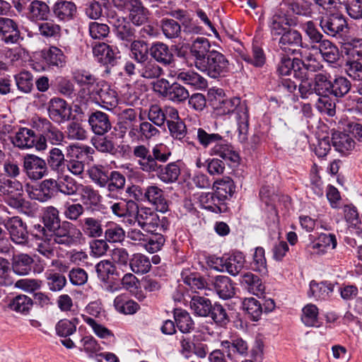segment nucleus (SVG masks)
I'll return each instance as SVG.
<instances>
[{
    "label": "nucleus",
    "instance_id": "nucleus-1",
    "mask_svg": "<svg viewBox=\"0 0 362 362\" xmlns=\"http://www.w3.org/2000/svg\"><path fill=\"white\" fill-rule=\"evenodd\" d=\"M78 189L72 178L68 175H62L58 176L57 180L53 179L44 180L38 188L30 187L27 185L26 190L31 199L44 202L57 192L73 194Z\"/></svg>",
    "mask_w": 362,
    "mask_h": 362
},
{
    "label": "nucleus",
    "instance_id": "nucleus-2",
    "mask_svg": "<svg viewBox=\"0 0 362 362\" xmlns=\"http://www.w3.org/2000/svg\"><path fill=\"white\" fill-rule=\"evenodd\" d=\"M214 110L219 116L235 115L240 133H246L249 116L246 105L241 102L240 98H226Z\"/></svg>",
    "mask_w": 362,
    "mask_h": 362
},
{
    "label": "nucleus",
    "instance_id": "nucleus-3",
    "mask_svg": "<svg viewBox=\"0 0 362 362\" xmlns=\"http://www.w3.org/2000/svg\"><path fill=\"white\" fill-rule=\"evenodd\" d=\"M28 57L29 65L36 71H45L47 66L62 67L66 63L63 52L54 46L34 52L32 56L28 54Z\"/></svg>",
    "mask_w": 362,
    "mask_h": 362
},
{
    "label": "nucleus",
    "instance_id": "nucleus-4",
    "mask_svg": "<svg viewBox=\"0 0 362 362\" xmlns=\"http://www.w3.org/2000/svg\"><path fill=\"white\" fill-rule=\"evenodd\" d=\"M197 69L215 78L226 74L228 70V61L223 54L213 50L209 52L204 61L199 59L197 62Z\"/></svg>",
    "mask_w": 362,
    "mask_h": 362
},
{
    "label": "nucleus",
    "instance_id": "nucleus-5",
    "mask_svg": "<svg viewBox=\"0 0 362 362\" xmlns=\"http://www.w3.org/2000/svg\"><path fill=\"white\" fill-rule=\"evenodd\" d=\"M103 108L110 110L118 104V95L117 91L106 81H98L97 85L89 97Z\"/></svg>",
    "mask_w": 362,
    "mask_h": 362
},
{
    "label": "nucleus",
    "instance_id": "nucleus-6",
    "mask_svg": "<svg viewBox=\"0 0 362 362\" xmlns=\"http://www.w3.org/2000/svg\"><path fill=\"white\" fill-rule=\"evenodd\" d=\"M57 228L51 231L54 240L57 244L71 246L80 243L83 234L81 231L68 221L60 223Z\"/></svg>",
    "mask_w": 362,
    "mask_h": 362
},
{
    "label": "nucleus",
    "instance_id": "nucleus-7",
    "mask_svg": "<svg viewBox=\"0 0 362 362\" xmlns=\"http://www.w3.org/2000/svg\"><path fill=\"white\" fill-rule=\"evenodd\" d=\"M95 270L99 279L104 283L107 291L115 292L119 289V275L114 264L109 260L100 261L96 264Z\"/></svg>",
    "mask_w": 362,
    "mask_h": 362
},
{
    "label": "nucleus",
    "instance_id": "nucleus-8",
    "mask_svg": "<svg viewBox=\"0 0 362 362\" xmlns=\"http://www.w3.org/2000/svg\"><path fill=\"white\" fill-rule=\"evenodd\" d=\"M211 286L220 298L228 300L235 295V284L227 276L218 275L211 281Z\"/></svg>",
    "mask_w": 362,
    "mask_h": 362
},
{
    "label": "nucleus",
    "instance_id": "nucleus-9",
    "mask_svg": "<svg viewBox=\"0 0 362 362\" xmlns=\"http://www.w3.org/2000/svg\"><path fill=\"white\" fill-rule=\"evenodd\" d=\"M217 263L232 276L238 275L244 267L245 257L241 252H235L217 259Z\"/></svg>",
    "mask_w": 362,
    "mask_h": 362
},
{
    "label": "nucleus",
    "instance_id": "nucleus-10",
    "mask_svg": "<svg viewBox=\"0 0 362 362\" xmlns=\"http://www.w3.org/2000/svg\"><path fill=\"white\" fill-rule=\"evenodd\" d=\"M49 117L57 123L68 120L71 115V110L65 100L53 98L50 100L49 108Z\"/></svg>",
    "mask_w": 362,
    "mask_h": 362
},
{
    "label": "nucleus",
    "instance_id": "nucleus-11",
    "mask_svg": "<svg viewBox=\"0 0 362 362\" xmlns=\"http://www.w3.org/2000/svg\"><path fill=\"white\" fill-rule=\"evenodd\" d=\"M42 218L45 227H42L40 225H37V227L35 226L40 233V234H36L35 236L43 239L44 238H47V237L46 230L51 232L56 229V227L61 223V221L59 217L58 210L52 206L47 207V210L44 212Z\"/></svg>",
    "mask_w": 362,
    "mask_h": 362
},
{
    "label": "nucleus",
    "instance_id": "nucleus-12",
    "mask_svg": "<svg viewBox=\"0 0 362 362\" xmlns=\"http://www.w3.org/2000/svg\"><path fill=\"white\" fill-rule=\"evenodd\" d=\"M320 25L326 34L335 36L346 27V21L341 15L332 13L327 17L322 18Z\"/></svg>",
    "mask_w": 362,
    "mask_h": 362
},
{
    "label": "nucleus",
    "instance_id": "nucleus-13",
    "mask_svg": "<svg viewBox=\"0 0 362 362\" xmlns=\"http://www.w3.org/2000/svg\"><path fill=\"white\" fill-rule=\"evenodd\" d=\"M279 46L287 54H296V47L302 46V35L298 31L289 29L281 36Z\"/></svg>",
    "mask_w": 362,
    "mask_h": 362
},
{
    "label": "nucleus",
    "instance_id": "nucleus-14",
    "mask_svg": "<svg viewBox=\"0 0 362 362\" xmlns=\"http://www.w3.org/2000/svg\"><path fill=\"white\" fill-rule=\"evenodd\" d=\"M24 168L30 179L39 180L43 177L46 171V164L39 157L28 155L24 158Z\"/></svg>",
    "mask_w": 362,
    "mask_h": 362
},
{
    "label": "nucleus",
    "instance_id": "nucleus-15",
    "mask_svg": "<svg viewBox=\"0 0 362 362\" xmlns=\"http://www.w3.org/2000/svg\"><path fill=\"white\" fill-rule=\"evenodd\" d=\"M334 289V284L324 281L320 283L312 280L310 282V289L308 292V296L316 300H325L332 296Z\"/></svg>",
    "mask_w": 362,
    "mask_h": 362
},
{
    "label": "nucleus",
    "instance_id": "nucleus-16",
    "mask_svg": "<svg viewBox=\"0 0 362 362\" xmlns=\"http://www.w3.org/2000/svg\"><path fill=\"white\" fill-rule=\"evenodd\" d=\"M221 346L226 357L231 361L236 359L238 356H243L247 353V344L242 339H234L232 342L223 341Z\"/></svg>",
    "mask_w": 362,
    "mask_h": 362
},
{
    "label": "nucleus",
    "instance_id": "nucleus-17",
    "mask_svg": "<svg viewBox=\"0 0 362 362\" xmlns=\"http://www.w3.org/2000/svg\"><path fill=\"white\" fill-rule=\"evenodd\" d=\"M88 122L95 134L103 135L111 128L108 116L100 111L92 113L89 117Z\"/></svg>",
    "mask_w": 362,
    "mask_h": 362
},
{
    "label": "nucleus",
    "instance_id": "nucleus-18",
    "mask_svg": "<svg viewBox=\"0 0 362 362\" xmlns=\"http://www.w3.org/2000/svg\"><path fill=\"white\" fill-rule=\"evenodd\" d=\"M74 79L81 86L82 93L89 97L98 82L92 74L84 70L74 71Z\"/></svg>",
    "mask_w": 362,
    "mask_h": 362
},
{
    "label": "nucleus",
    "instance_id": "nucleus-19",
    "mask_svg": "<svg viewBox=\"0 0 362 362\" xmlns=\"http://www.w3.org/2000/svg\"><path fill=\"white\" fill-rule=\"evenodd\" d=\"M210 154L212 156H218L223 159L229 160L233 163H238L240 160L239 154L230 145L222 139L210 149Z\"/></svg>",
    "mask_w": 362,
    "mask_h": 362
},
{
    "label": "nucleus",
    "instance_id": "nucleus-20",
    "mask_svg": "<svg viewBox=\"0 0 362 362\" xmlns=\"http://www.w3.org/2000/svg\"><path fill=\"white\" fill-rule=\"evenodd\" d=\"M113 305L118 313L124 315H133L140 309L139 304L126 293L118 295L115 298Z\"/></svg>",
    "mask_w": 362,
    "mask_h": 362
},
{
    "label": "nucleus",
    "instance_id": "nucleus-21",
    "mask_svg": "<svg viewBox=\"0 0 362 362\" xmlns=\"http://www.w3.org/2000/svg\"><path fill=\"white\" fill-rule=\"evenodd\" d=\"M240 282L250 293L259 296L264 293L265 286L262 279L257 275L247 272L241 276Z\"/></svg>",
    "mask_w": 362,
    "mask_h": 362
},
{
    "label": "nucleus",
    "instance_id": "nucleus-22",
    "mask_svg": "<svg viewBox=\"0 0 362 362\" xmlns=\"http://www.w3.org/2000/svg\"><path fill=\"white\" fill-rule=\"evenodd\" d=\"M214 187L215 188L214 197L218 201L228 199L235 192L233 181L229 177L216 180L214 183Z\"/></svg>",
    "mask_w": 362,
    "mask_h": 362
},
{
    "label": "nucleus",
    "instance_id": "nucleus-23",
    "mask_svg": "<svg viewBox=\"0 0 362 362\" xmlns=\"http://www.w3.org/2000/svg\"><path fill=\"white\" fill-rule=\"evenodd\" d=\"M341 52L346 59H362V38H350L341 45Z\"/></svg>",
    "mask_w": 362,
    "mask_h": 362
},
{
    "label": "nucleus",
    "instance_id": "nucleus-24",
    "mask_svg": "<svg viewBox=\"0 0 362 362\" xmlns=\"http://www.w3.org/2000/svg\"><path fill=\"white\" fill-rule=\"evenodd\" d=\"M53 12L59 20L69 21L75 16L76 6L72 1L58 0L54 5Z\"/></svg>",
    "mask_w": 362,
    "mask_h": 362
},
{
    "label": "nucleus",
    "instance_id": "nucleus-25",
    "mask_svg": "<svg viewBox=\"0 0 362 362\" xmlns=\"http://www.w3.org/2000/svg\"><path fill=\"white\" fill-rule=\"evenodd\" d=\"M177 78L185 84L193 87L194 89H204L207 86L206 80L194 71H179L177 75Z\"/></svg>",
    "mask_w": 362,
    "mask_h": 362
},
{
    "label": "nucleus",
    "instance_id": "nucleus-26",
    "mask_svg": "<svg viewBox=\"0 0 362 362\" xmlns=\"http://www.w3.org/2000/svg\"><path fill=\"white\" fill-rule=\"evenodd\" d=\"M319 45L311 47L313 50H319L323 59L329 63L336 62L339 58L338 48L329 40H322L317 42Z\"/></svg>",
    "mask_w": 362,
    "mask_h": 362
},
{
    "label": "nucleus",
    "instance_id": "nucleus-27",
    "mask_svg": "<svg viewBox=\"0 0 362 362\" xmlns=\"http://www.w3.org/2000/svg\"><path fill=\"white\" fill-rule=\"evenodd\" d=\"M173 317L177 328L182 333H189L194 329V322L189 313L182 309H175Z\"/></svg>",
    "mask_w": 362,
    "mask_h": 362
},
{
    "label": "nucleus",
    "instance_id": "nucleus-28",
    "mask_svg": "<svg viewBox=\"0 0 362 362\" xmlns=\"http://www.w3.org/2000/svg\"><path fill=\"white\" fill-rule=\"evenodd\" d=\"M243 309L247 317L253 321H258L263 313L262 303L255 298H245L243 302Z\"/></svg>",
    "mask_w": 362,
    "mask_h": 362
},
{
    "label": "nucleus",
    "instance_id": "nucleus-29",
    "mask_svg": "<svg viewBox=\"0 0 362 362\" xmlns=\"http://www.w3.org/2000/svg\"><path fill=\"white\" fill-rule=\"evenodd\" d=\"M315 93L318 95L328 96L330 95L332 81L331 75L322 71L315 74Z\"/></svg>",
    "mask_w": 362,
    "mask_h": 362
},
{
    "label": "nucleus",
    "instance_id": "nucleus-30",
    "mask_svg": "<svg viewBox=\"0 0 362 362\" xmlns=\"http://www.w3.org/2000/svg\"><path fill=\"white\" fill-rule=\"evenodd\" d=\"M151 56L157 61L164 64H170L173 61V54L168 47L163 42L153 44L151 49Z\"/></svg>",
    "mask_w": 362,
    "mask_h": 362
},
{
    "label": "nucleus",
    "instance_id": "nucleus-31",
    "mask_svg": "<svg viewBox=\"0 0 362 362\" xmlns=\"http://www.w3.org/2000/svg\"><path fill=\"white\" fill-rule=\"evenodd\" d=\"M180 174V168L177 162H172L159 169L158 178L165 183L175 182Z\"/></svg>",
    "mask_w": 362,
    "mask_h": 362
},
{
    "label": "nucleus",
    "instance_id": "nucleus-32",
    "mask_svg": "<svg viewBox=\"0 0 362 362\" xmlns=\"http://www.w3.org/2000/svg\"><path fill=\"white\" fill-rule=\"evenodd\" d=\"M105 240L112 243H121L124 240L125 231L118 223L108 221L105 226Z\"/></svg>",
    "mask_w": 362,
    "mask_h": 362
},
{
    "label": "nucleus",
    "instance_id": "nucleus-33",
    "mask_svg": "<svg viewBox=\"0 0 362 362\" xmlns=\"http://www.w3.org/2000/svg\"><path fill=\"white\" fill-rule=\"evenodd\" d=\"M211 306V300L203 296H194L190 301V308L194 313L201 317H208Z\"/></svg>",
    "mask_w": 362,
    "mask_h": 362
},
{
    "label": "nucleus",
    "instance_id": "nucleus-34",
    "mask_svg": "<svg viewBox=\"0 0 362 362\" xmlns=\"http://www.w3.org/2000/svg\"><path fill=\"white\" fill-rule=\"evenodd\" d=\"M129 266L133 272L140 274L148 272L151 267L149 258L141 253H135L132 255L129 260Z\"/></svg>",
    "mask_w": 362,
    "mask_h": 362
},
{
    "label": "nucleus",
    "instance_id": "nucleus-35",
    "mask_svg": "<svg viewBox=\"0 0 362 362\" xmlns=\"http://www.w3.org/2000/svg\"><path fill=\"white\" fill-rule=\"evenodd\" d=\"M332 140L333 146L339 152L345 153L354 148V141L346 134L334 132L332 134Z\"/></svg>",
    "mask_w": 362,
    "mask_h": 362
},
{
    "label": "nucleus",
    "instance_id": "nucleus-36",
    "mask_svg": "<svg viewBox=\"0 0 362 362\" xmlns=\"http://www.w3.org/2000/svg\"><path fill=\"white\" fill-rule=\"evenodd\" d=\"M210 44L209 40L203 37H197L192 43L191 52L195 57L194 65L197 67V62L199 59L204 61L206 54L209 51Z\"/></svg>",
    "mask_w": 362,
    "mask_h": 362
},
{
    "label": "nucleus",
    "instance_id": "nucleus-37",
    "mask_svg": "<svg viewBox=\"0 0 362 362\" xmlns=\"http://www.w3.org/2000/svg\"><path fill=\"white\" fill-rule=\"evenodd\" d=\"M82 230L90 238H98L103 233L101 221L93 217L84 218Z\"/></svg>",
    "mask_w": 362,
    "mask_h": 362
},
{
    "label": "nucleus",
    "instance_id": "nucleus-38",
    "mask_svg": "<svg viewBox=\"0 0 362 362\" xmlns=\"http://www.w3.org/2000/svg\"><path fill=\"white\" fill-rule=\"evenodd\" d=\"M208 317H211L217 325L223 327H226L230 321L226 308L219 303L212 305Z\"/></svg>",
    "mask_w": 362,
    "mask_h": 362
},
{
    "label": "nucleus",
    "instance_id": "nucleus-39",
    "mask_svg": "<svg viewBox=\"0 0 362 362\" xmlns=\"http://www.w3.org/2000/svg\"><path fill=\"white\" fill-rule=\"evenodd\" d=\"M259 197L262 202L265 203L272 202L286 204L291 201L290 197L288 195L275 193L274 189L269 186L263 187L260 189Z\"/></svg>",
    "mask_w": 362,
    "mask_h": 362
},
{
    "label": "nucleus",
    "instance_id": "nucleus-40",
    "mask_svg": "<svg viewBox=\"0 0 362 362\" xmlns=\"http://www.w3.org/2000/svg\"><path fill=\"white\" fill-rule=\"evenodd\" d=\"M49 13V6L45 2L33 1L30 5L28 17L33 21H42L47 19Z\"/></svg>",
    "mask_w": 362,
    "mask_h": 362
},
{
    "label": "nucleus",
    "instance_id": "nucleus-41",
    "mask_svg": "<svg viewBox=\"0 0 362 362\" xmlns=\"http://www.w3.org/2000/svg\"><path fill=\"white\" fill-rule=\"evenodd\" d=\"M165 243V238L159 233H148L146 238L144 247L149 253H155L160 250Z\"/></svg>",
    "mask_w": 362,
    "mask_h": 362
},
{
    "label": "nucleus",
    "instance_id": "nucleus-42",
    "mask_svg": "<svg viewBox=\"0 0 362 362\" xmlns=\"http://www.w3.org/2000/svg\"><path fill=\"white\" fill-rule=\"evenodd\" d=\"M27 136H24V148L45 150L47 147L46 139L41 134L37 135L32 130L28 129Z\"/></svg>",
    "mask_w": 362,
    "mask_h": 362
},
{
    "label": "nucleus",
    "instance_id": "nucleus-43",
    "mask_svg": "<svg viewBox=\"0 0 362 362\" xmlns=\"http://www.w3.org/2000/svg\"><path fill=\"white\" fill-rule=\"evenodd\" d=\"M11 240L17 244L23 243V221L18 217L12 218L7 224Z\"/></svg>",
    "mask_w": 362,
    "mask_h": 362
},
{
    "label": "nucleus",
    "instance_id": "nucleus-44",
    "mask_svg": "<svg viewBox=\"0 0 362 362\" xmlns=\"http://www.w3.org/2000/svg\"><path fill=\"white\" fill-rule=\"evenodd\" d=\"M93 53L97 60L104 64L111 63L114 59V52L105 43H99L93 47Z\"/></svg>",
    "mask_w": 362,
    "mask_h": 362
},
{
    "label": "nucleus",
    "instance_id": "nucleus-45",
    "mask_svg": "<svg viewBox=\"0 0 362 362\" xmlns=\"http://www.w3.org/2000/svg\"><path fill=\"white\" fill-rule=\"evenodd\" d=\"M252 270L259 272L262 275L267 274V260L265 251L262 247H257L253 255V261L251 263Z\"/></svg>",
    "mask_w": 362,
    "mask_h": 362
},
{
    "label": "nucleus",
    "instance_id": "nucleus-46",
    "mask_svg": "<svg viewBox=\"0 0 362 362\" xmlns=\"http://www.w3.org/2000/svg\"><path fill=\"white\" fill-rule=\"evenodd\" d=\"M318 308L313 304L305 305L302 310L301 321L307 327H317Z\"/></svg>",
    "mask_w": 362,
    "mask_h": 362
},
{
    "label": "nucleus",
    "instance_id": "nucleus-47",
    "mask_svg": "<svg viewBox=\"0 0 362 362\" xmlns=\"http://www.w3.org/2000/svg\"><path fill=\"white\" fill-rule=\"evenodd\" d=\"M350 88L349 81L345 77L339 76L332 82L330 95L338 98L343 97L350 90Z\"/></svg>",
    "mask_w": 362,
    "mask_h": 362
},
{
    "label": "nucleus",
    "instance_id": "nucleus-48",
    "mask_svg": "<svg viewBox=\"0 0 362 362\" xmlns=\"http://www.w3.org/2000/svg\"><path fill=\"white\" fill-rule=\"evenodd\" d=\"M43 269L44 264L39 256L30 257L24 254V276L29 274L31 271L40 274Z\"/></svg>",
    "mask_w": 362,
    "mask_h": 362
},
{
    "label": "nucleus",
    "instance_id": "nucleus-49",
    "mask_svg": "<svg viewBox=\"0 0 362 362\" xmlns=\"http://www.w3.org/2000/svg\"><path fill=\"white\" fill-rule=\"evenodd\" d=\"M288 19L286 16L274 15L271 22V33L273 35H282L290 28Z\"/></svg>",
    "mask_w": 362,
    "mask_h": 362
},
{
    "label": "nucleus",
    "instance_id": "nucleus-50",
    "mask_svg": "<svg viewBox=\"0 0 362 362\" xmlns=\"http://www.w3.org/2000/svg\"><path fill=\"white\" fill-rule=\"evenodd\" d=\"M46 279L49 289L54 292L62 291L66 284V277L59 272L47 274Z\"/></svg>",
    "mask_w": 362,
    "mask_h": 362
},
{
    "label": "nucleus",
    "instance_id": "nucleus-51",
    "mask_svg": "<svg viewBox=\"0 0 362 362\" xmlns=\"http://www.w3.org/2000/svg\"><path fill=\"white\" fill-rule=\"evenodd\" d=\"M148 52V45L144 41L135 40L131 45L132 56L138 62H144L147 59Z\"/></svg>",
    "mask_w": 362,
    "mask_h": 362
},
{
    "label": "nucleus",
    "instance_id": "nucleus-52",
    "mask_svg": "<svg viewBox=\"0 0 362 362\" xmlns=\"http://www.w3.org/2000/svg\"><path fill=\"white\" fill-rule=\"evenodd\" d=\"M166 97L174 102H182L189 98V92L180 84L174 83L169 88Z\"/></svg>",
    "mask_w": 362,
    "mask_h": 362
},
{
    "label": "nucleus",
    "instance_id": "nucleus-53",
    "mask_svg": "<svg viewBox=\"0 0 362 362\" xmlns=\"http://www.w3.org/2000/svg\"><path fill=\"white\" fill-rule=\"evenodd\" d=\"M78 191L84 204H98L101 202V196L89 186H81Z\"/></svg>",
    "mask_w": 362,
    "mask_h": 362
},
{
    "label": "nucleus",
    "instance_id": "nucleus-54",
    "mask_svg": "<svg viewBox=\"0 0 362 362\" xmlns=\"http://www.w3.org/2000/svg\"><path fill=\"white\" fill-rule=\"evenodd\" d=\"M358 61L346 59L344 66L346 74L354 80H362V64Z\"/></svg>",
    "mask_w": 362,
    "mask_h": 362
},
{
    "label": "nucleus",
    "instance_id": "nucleus-55",
    "mask_svg": "<svg viewBox=\"0 0 362 362\" xmlns=\"http://www.w3.org/2000/svg\"><path fill=\"white\" fill-rule=\"evenodd\" d=\"M39 31L45 37H57L60 35L61 28L53 21H47L39 25Z\"/></svg>",
    "mask_w": 362,
    "mask_h": 362
},
{
    "label": "nucleus",
    "instance_id": "nucleus-56",
    "mask_svg": "<svg viewBox=\"0 0 362 362\" xmlns=\"http://www.w3.org/2000/svg\"><path fill=\"white\" fill-rule=\"evenodd\" d=\"M144 197L146 201L151 204H163L165 201L163 191L157 186L148 187L144 193Z\"/></svg>",
    "mask_w": 362,
    "mask_h": 362
},
{
    "label": "nucleus",
    "instance_id": "nucleus-57",
    "mask_svg": "<svg viewBox=\"0 0 362 362\" xmlns=\"http://www.w3.org/2000/svg\"><path fill=\"white\" fill-rule=\"evenodd\" d=\"M197 139L202 146L206 148L213 143L221 141L222 136L218 134H209L204 129L199 128L197 129Z\"/></svg>",
    "mask_w": 362,
    "mask_h": 362
},
{
    "label": "nucleus",
    "instance_id": "nucleus-58",
    "mask_svg": "<svg viewBox=\"0 0 362 362\" xmlns=\"http://www.w3.org/2000/svg\"><path fill=\"white\" fill-rule=\"evenodd\" d=\"M162 30L164 35L168 38L177 37L180 33V25L173 19L163 20Z\"/></svg>",
    "mask_w": 362,
    "mask_h": 362
},
{
    "label": "nucleus",
    "instance_id": "nucleus-59",
    "mask_svg": "<svg viewBox=\"0 0 362 362\" xmlns=\"http://www.w3.org/2000/svg\"><path fill=\"white\" fill-rule=\"evenodd\" d=\"M9 262L7 259L0 257V285L11 286L14 279L9 274Z\"/></svg>",
    "mask_w": 362,
    "mask_h": 362
},
{
    "label": "nucleus",
    "instance_id": "nucleus-60",
    "mask_svg": "<svg viewBox=\"0 0 362 362\" xmlns=\"http://www.w3.org/2000/svg\"><path fill=\"white\" fill-rule=\"evenodd\" d=\"M90 35L93 39H103L109 33V27L105 23L92 22L89 25Z\"/></svg>",
    "mask_w": 362,
    "mask_h": 362
},
{
    "label": "nucleus",
    "instance_id": "nucleus-61",
    "mask_svg": "<svg viewBox=\"0 0 362 362\" xmlns=\"http://www.w3.org/2000/svg\"><path fill=\"white\" fill-rule=\"evenodd\" d=\"M67 134L70 139L83 140L86 138L87 132L80 123L72 122L67 127Z\"/></svg>",
    "mask_w": 362,
    "mask_h": 362
},
{
    "label": "nucleus",
    "instance_id": "nucleus-62",
    "mask_svg": "<svg viewBox=\"0 0 362 362\" xmlns=\"http://www.w3.org/2000/svg\"><path fill=\"white\" fill-rule=\"evenodd\" d=\"M56 333L61 337H67L76 332L75 327L68 319L60 320L55 326Z\"/></svg>",
    "mask_w": 362,
    "mask_h": 362
},
{
    "label": "nucleus",
    "instance_id": "nucleus-63",
    "mask_svg": "<svg viewBox=\"0 0 362 362\" xmlns=\"http://www.w3.org/2000/svg\"><path fill=\"white\" fill-rule=\"evenodd\" d=\"M168 126L171 136L175 139H182L185 136L186 127L182 120H168Z\"/></svg>",
    "mask_w": 362,
    "mask_h": 362
},
{
    "label": "nucleus",
    "instance_id": "nucleus-64",
    "mask_svg": "<svg viewBox=\"0 0 362 362\" xmlns=\"http://www.w3.org/2000/svg\"><path fill=\"white\" fill-rule=\"evenodd\" d=\"M88 174L91 180L101 187L108 182V175L98 166L91 167L88 170Z\"/></svg>",
    "mask_w": 362,
    "mask_h": 362
}]
</instances>
